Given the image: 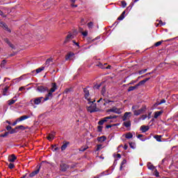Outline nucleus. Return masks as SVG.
<instances>
[{"mask_svg":"<svg viewBox=\"0 0 178 178\" xmlns=\"http://www.w3.org/2000/svg\"><path fill=\"white\" fill-rule=\"evenodd\" d=\"M147 168L149 169V170H154L155 169V166H154L151 163H147Z\"/></svg>","mask_w":178,"mask_h":178,"instance_id":"26","label":"nucleus"},{"mask_svg":"<svg viewBox=\"0 0 178 178\" xmlns=\"http://www.w3.org/2000/svg\"><path fill=\"white\" fill-rule=\"evenodd\" d=\"M146 118H147V115H143L141 118H139V120H145Z\"/></svg>","mask_w":178,"mask_h":178,"instance_id":"43","label":"nucleus"},{"mask_svg":"<svg viewBox=\"0 0 178 178\" xmlns=\"http://www.w3.org/2000/svg\"><path fill=\"white\" fill-rule=\"evenodd\" d=\"M123 126H124V127H130V126H131V122L130 121H127V122H124L123 123Z\"/></svg>","mask_w":178,"mask_h":178,"instance_id":"30","label":"nucleus"},{"mask_svg":"<svg viewBox=\"0 0 178 178\" xmlns=\"http://www.w3.org/2000/svg\"><path fill=\"white\" fill-rule=\"evenodd\" d=\"M61 172H66L69 169V165L65 163H61L60 165Z\"/></svg>","mask_w":178,"mask_h":178,"instance_id":"13","label":"nucleus"},{"mask_svg":"<svg viewBox=\"0 0 178 178\" xmlns=\"http://www.w3.org/2000/svg\"><path fill=\"white\" fill-rule=\"evenodd\" d=\"M162 97V92L159 94V98L156 100V106L162 105V104H166V99L165 98L161 97Z\"/></svg>","mask_w":178,"mask_h":178,"instance_id":"7","label":"nucleus"},{"mask_svg":"<svg viewBox=\"0 0 178 178\" xmlns=\"http://www.w3.org/2000/svg\"><path fill=\"white\" fill-rule=\"evenodd\" d=\"M8 168H9V169H13V168H15V164H13V163H10V164L8 165Z\"/></svg>","mask_w":178,"mask_h":178,"instance_id":"48","label":"nucleus"},{"mask_svg":"<svg viewBox=\"0 0 178 178\" xmlns=\"http://www.w3.org/2000/svg\"><path fill=\"white\" fill-rule=\"evenodd\" d=\"M6 65V60H3L1 63V67H2V68L5 67Z\"/></svg>","mask_w":178,"mask_h":178,"instance_id":"39","label":"nucleus"},{"mask_svg":"<svg viewBox=\"0 0 178 178\" xmlns=\"http://www.w3.org/2000/svg\"><path fill=\"white\" fill-rule=\"evenodd\" d=\"M74 36L69 33V34L66 36V38L64 41V44H70V45H79V43L74 40Z\"/></svg>","mask_w":178,"mask_h":178,"instance_id":"3","label":"nucleus"},{"mask_svg":"<svg viewBox=\"0 0 178 178\" xmlns=\"http://www.w3.org/2000/svg\"><path fill=\"white\" fill-rule=\"evenodd\" d=\"M4 41H5L6 43L8 44V45H12V44H10V41H9V39L6 38V39H4Z\"/></svg>","mask_w":178,"mask_h":178,"instance_id":"47","label":"nucleus"},{"mask_svg":"<svg viewBox=\"0 0 178 178\" xmlns=\"http://www.w3.org/2000/svg\"><path fill=\"white\" fill-rule=\"evenodd\" d=\"M162 113H163V110H160L159 111H156V118H158L159 116H161Z\"/></svg>","mask_w":178,"mask_h":178,"instance_id":"40","label":"nucleus"},{"mask_svg":"<svg viewBox=\"0 0 178 178\" xmlns=\"http://www.w3.org/2000/svg\"><path fill=\"white\" fill-rule=\"evenodd\" d=\"M127 148H128V147H127V145H125L124 146V149H127Z\"/></svg>","mask_w":178,"mask_h":178,"instance_id":"64","label":"nucleus"},{"mask_svg":"<svg viewBox=\"0 0 178 178\" xmlns=\"http://www.w3.org/2000/svg\"><path fill=\"white\" fill-rule=\"evenodd\" d=\"M138 88V85H136L134 86H131L128 88V92H130V91H134V90H137Z\"/></svg>","mask_w":178,"mask_h":178,"instance_id":"24","label":"nucleus"},{"mask_svg":"<svg viewBox=\"0 0 178 178\" xmlns=\"http://www.w3.org/2000/svg\"><path fill=\"white\" fill-rule=\"evenodd\" d=\"M99 131H102V127H98Z\"/></svg>","mask_w":178,"mask_h":178,"instance_id":"60","label":"nucleus"},{"mask_svg":"<svg viewBox=\"0 0 178 178\" xmlns=\"http://www.w3.org/2000/svg\"><path fill=\"white\" fill-rule=\"evenodd\" d=\"M116 118H118L116 115H110L108 117H106L103 120L99 121L98 124L102 125L105 122H108V119H116Z\"/></svg>","mask_w":178,"mask_h":178,"instance_id":"8","label":"nucleus"},{"mask_svg":"<svg viewBox=\"0 0 178 178\" xmlns=\"http://www.w3.org/2000/svg\"><path fill=\"white\" fill-rule=\"evenodd\" d=\"M16 96L15 97H14L12 99H10V100H8V105H13V104H15V102H16V101H17V99H16Z\"/></svg>","mask_w":178,"mask_h":178,"instance_id":"23","label":"nucleus"},{"mask_svg":"<svg viewBox=\"0 0 178 178\" xmlns=\"http://www.w3.org/2000/svg\"><path fill=\"white\" fill-rule=\"evenodd\" d=\"M44 99H45V98H44L43 97H36V98L32 99L31 100V103L32 104V105H33V104L35 105H40V104H44Z\"/></svg>","mask_w":178,"mask_h":178,"instance_id":"6","label":"nucleus"},{"mask_svg":"<svg viewBox=\"0 0 178 178\" xmlns=\"http://www.w3.org/2000/svg\"><path fill=\"white\" fill-rule=\"evenodd\" d=\"M82 35H83V37H87V35H88V31H85L84 32H82Z\"/></svg>","mask_w":178,"mask_h":178,"instance_id":"46","label":"nucleus"},{"mask_svg":"<svg viewBox=\"0 0 178 178\" xmlns=\"http://www.w3.org/2000/svg\"><path fill=\"white\" fill-rule=\"evenodd\" d=\"M74 56V54L70 52L65 56V60H73V57Z\"/></svg>","mask_w":178,"mask_h":178,"instance_id":"14","label":"nucleus"},{"mask_svg":"<svg viewBox=\"0 0 178 178\" xmlns=\"http://www.w3.org/2000/svg\"><path fill=\"white\" fill-rule=\"evenodd\" d=\"M141 137H143V135H142V134H139V135H138V136H137L138 138H141Z\"/></svg>","mask_w":178,"mask_h":178,"instance_id":"62","label":"nucleus"},{"mask_svg":"<svg viewBox=\"0 0 178 178\" xmlns=\"http://www.w3.org/2000/svg\"><path fill=\"white\" fill-rule=\"evenodd\" d=\"M83 92L84 97L88 101V104L90 105V106L88 107V111H90L91 113H92V112H97V104H94V102H95V100H91V99L90 98V91L88 90V89H87V88H85L83 89Z\"/></svg>","mask_w":178,"mask_h":178,"instance_id":"1","label":"nucleus"},{"mask_svg":"<svg viewBox=\"0 0 178 178\" xmlns=\"http://www.w3.org/2000/svg\"><path fill=\"white\" fill-rule=\"evenodd\" d=\"M106 137H105V136L97 138V141H99V143H104V141H106Z\"/></svg>","mask_w":178,"mask_h":178,"instance_id":"22","label":"nucleus"},{"mask_svg":"<svg viewBox=\"0 0 178 178\" xmlns=\"http://www.w3.org/2000/svg\"><path fill=\"white\" fill-rule=\"evenodd\" d=\"M137 109H138V106H132V111L135 116H139V115H141V113H144V112H145V108H141L139 110Z\"/></svg>","mask_w":178,"mask_h":178,"instance_id":"5","label":"nucleus"},{"mask_svg":"<svg viewBox=\"0 0 178 178\" xmlns=\"http://www.w3.org/2000/svg\"><path fill=\"white\" fill-rule=\"evenodd\" d=\"M161 137H162L161 136H156V141H159V142H161V141H162L161 140Z\"/></svg>","mask_w":178,"mask_h":178,"instance_id":"53","label":"nucleus"},{"mask_svg":"<svg viewBox=\"0 0 178 178\" xmlns=\"http://www.w3.org/2000/svg\"><path fill=\"white\" fill-rule=\"evenodd\" d=\"M67 145H69V142H67L66 143L63 144L61 146V151H65V149H66V148H67Z\"/></svg>","mask_w":178,"mask_h":178,"instance_id":"32","label":"nucleus"},{"mask_svg":"<svg viewBox=\"0 0 178 178\" xmlns=\"http://www.w3.org/2000/svg\"><path fill=\"white\" fill-rule=\"evenodd\" d=\"M71 6H72V8H77V6H79L72 3V4H71Z\"/></svg>","mask_w":178,"mask_h":178,"instance_id":"59","label":"nucleus"},{"mask_svg":"<svg viewBox=\"0 0 178 178\" xmlns=\"http://www.w3.org/2000/svg\"><path fill=\"white\" fill-rule=\"evenodd\" d=\"M31 115H22L19 118H18V121L23 122V120H26V119H30Z\"/></svg>","mask_w":178,"mask_h":178,"instance_id":"17","label":"nucleus"},{"mask_svg":"<svg viewBox=\"0 0 178 178\" xmlns=\"http://www.w3.org/2000/svg\"><path fill=\"white\" fill-rule=\"evenodd\" d=\"M40 169H41V167H39L36 170L32 172L29 175V177H34V176H35L36 175H38V173H40Z\"/></svg>","mask_w":178,"mask_h":178,"instance_id":"15","label":"nucleus"},{"mask_svg":"<svg viewBox=\"0 0 178 178\" xmlns=\"http://www.w3.org/2000/svg\"><path fill=\"white\" fill-rule=\"evenodd\" d=\"M93 26H94V23L92 22H90L88 23V29H92Z\"/></svg>","mask_w":178,"mask_h":178,"instance_id":"37","label":"nucleus"},{"mask_svg":"<svg viewBox=\"0 0 178 178\" xmlns=\"http://www.w3.org/2000/svg\"><path fill=\"white\" fill-rule=\"evenodd\" d=\"M134 6V3H131L129 6L128 7V9L131 10V8Z\"/></svg>","mask_w":178,"mask_h":178,"instance_id":"51","label":"nucleus"},{"mask_svg":"<svg viewBox=\"0 0 178 178\" xmlns=\"http://www.w3.org/2000/svg\"><path fill=\"white\" fill-rule=\"evenodd\" d=\"M131 113V112H126L124 114V116L122 117V120L123 122H126V120H129V119H130Z\"/></svg>","mask_w":178,"mask_h":178,"instance_id":"11","label":"nucleus"},{"mask_svg":"<svg viewBox=\"0 0 178 178\" xmlns=\"http://www.w3.org/2000/svg\"><path fill=\"white\" fill-rule=\"evenodd\" d=\"M126 163H127V161L126 159H124L122 163H121V165H120V170H122V169L123 168V165H126Z\"/></svg>","mask_w":178,"mask_h":178,"instance_id":"35","label":"nucleus"},{"mask_svg":"<svg viewBox=\"0 0 178 178\" xmlns=\"http://www.w3.org/2000/svg\"><path fill=\"white\" fill-rule=\"evenodd\" d=\"M44 69H45V67H41L36 69V70H35L36 74H38V73H41V72H42V70H44Z\"/></svg>","mask_w":178,"mask_h":178,"instance_id":"33","label":"nucleus"},{"mask_svg":"<svg viewBox=\"0 0 178 178\" xmlns=\"http://www.w3.org/2000/svg\"><path fill=\"white\" fill-rule=\"evenodd\" d=\"M9 90V86H6L3 90V95H8V90Z\"/></svg>","mask_w":178,"mask_h":178,"instance_id":"31","label":"nucleus"},{"mask_svg":"<svg viewBox=\"0 0 178 178\" xmlns=\"http://www.w3.org/2000/svg\"><path fill=\"white\" fill-rule=\"evenodd\" d=\"M106 92V90L105 89V87H103L102 89V94L104 95Z\"/></svg>","mask_w":178,"mask_h":178,"instance_id":"50","label":"nucleus"},{"mask_svg":"<svg viewBox=\"0 0 178 178\" xmlns=\"http://www.w3.org/2000/svg\"><path fill=\"white\" fill-rule=\"evenodd\" d=\"M17 130H26V127L23 125L17 126Z\"/></svg>","mask_w":178,"mask_h":178,"instance_id":"36","label":"nucleus"},{"mask_svg":"<svg viewBox=\"0 0 178 178\" xmlns=\"http://www.w3.org/2000/svg\"><path fill=\"white\" fill-rule=\"evenodd\" d=\"M19 119L17 118L16 121H15L13 123V126H16L17 124V123H19V122L20 121H18Z\"/></svg>","mask_w":178,"mask_h":178,"instance_id":"52","label":"nucleus"},{"mask_svg":"<svg viewBox=\"0 0 178 178\" xmlns=\"http://www.w3.org/2000/svg\"><path fill=\"white\" fill-rule=\"evenodd\" d=\"M129 146H130L133 149H134V148H136V146H134V144H133V143H129Z\"/></svg>","mask_w":178,"mask_h":178,"instance_id":"55","label":"nucleus"},{"mask_svg":"<svg viewBox=\"0 0 178 178\" xmlns=\"http://www.w3.org/2000/svg\"><path fill=\"white\" fill-rule=\"evenodd\" d=\"M145 72H147V69L142 70L139 71V74H143L145 73Z\"/></svg>","mask_w":178,"mask_h":178,"instance_id":"49","label":"nucleus"},{"mask_svg":"<svg viewBox=\"0 0 178 178\" xmlns=\"http://www.w3.org/2000/svg\"><path fill=\"white\" fill-rule=\"evenodd\" d=\"M47 140H49V141H52V140H54V138H55V132H53L50 134H49V136L47 137Z\"/></svg>","mask_w":178,"mask_h":178,"instance_id":"20","label":"nucleus"},{"mask_svg":"<svg viewBox=\"0 0 178 178\" xmlns=\"http://www.w3.org/2000/svg\"><path fill=\"white\" fill-rule=\"evenodd\" d=\"M164 24H163V22H162V20H160V21H159V23L157 24V26H164Z\"/></svg>","mask_w":178,"mask_h":178,"instance_id":"54","label":"nucleus"},{"mask_svg":"<svg viewBox=\"0 0 178 178\" xmlns=\"http://www.w3.org/2000/svg\"><path fill=\"white\" fill-rule=\"evenodd\" d=\"M177 38H174L172 39H168L166 40H161L156 42V45H161L162 42H168L167 45H172L173 44H177Z\"/></svg>","mask_w":178,"mask_h":178,"instance_id":"4","label":"nucleus"},{"mask_svg":"<svg viewBox=\"0 0 178 178\" xmlns=\"http://www.w3.org/2000/svg\"><path fill=\"white\" fill-rule=\"evenodd\" d=\"M103 101L104 102V105H106V104H109V102H112L111 101H110L108 99H103Z\"/></svg>","mask_w":178,"mask_h":178,"instance_id":"42","label":"nucleus"},{"mask_svg":"<svg viewBox=\"0 0 178 178\" xmlns=\"http://www.w3.org/2000/svg\"><path fill=\"white\" fill-rule=\"evenodd\" d=\"M117 158H118V159H120L122 158V155H120V154H118Z\"/></svg>","mask_w":178,"mask_h":178,"instance_id":"58","label":"nucleus"},{"mask_svg":"<svg viewBox=\"0 0 178 178\" xmlns=\"http://www.w3.org/2000/svg\"><path fill=\"white\" fill-rule=\"evenodd\" d=\"M140 130L142 133H147V131L149 130V127L148 126L143 125L140 127Z\"/></svg>","mask_w":178,"mask_h":178,"instance_id":"16","label":"nucleus"},{"mask_svg":"<svg viewBox=\"0 0 178 178\" xmlns=\"http://www.w3.org/2000/svg\"><path fill=\"white\" fill-rule=\"evenodd\" d=\"M24 77H26V75H22L19 76V78L15 79V83H19L22 81V80H24Z\"/></svg>","mask_w":178,"mask_h":178,"instance_id":"25","label":"nucleus"},{"mask_svg":"<svg viewBox=\"0 0 178 178\" xmlns=\"http://www.w3.org/2000/svg\"><path fill=\"white\" fill-rule=\"evenodd\" d=\"M99 38H101V37L97 36V38H95V39L92 40L91 42H95V41H97L96 42H99Z\"/></svg>","mask_w":178,"mask_h":178,"instance_id":"38","label":"nucleus"},{"mask_svg":"<svg viewBox=\"0 0 178 178\" xmlns=\"http://www.w3.org/2000/svg\"><path fill=\"white\" fill-rule=\"evenodd\" d=\"M37 91H38L39 92H47V91H49L48 88L44 86H40L37 87Z\"/></svg>","mask_w":178,"mask_h":178,"instance_id":"10","label":"nucleus"},{"mask_svg":"<svg viewBox=\"0 0 178 178\" xmlns=\"http://www.w3.org/2000/svg\"><path fill=\"white\" fill-rule=\"evenodd\" d=\"M51 86H52L51 88L49 91H47L48 94L45 95V97L43 99V102L49 101V99H52V97H54L52 95V93L55 92V91L58 90V88L56 87V83H53Z\"/></svg>","mask_w":178,"mask_h":178,"instance_id":"2","label":"nucleus"},{"mask_svg":"<svg viewBox=\"0 0 178 178\" xmlns=\"http://www.w3.org/2000/svg\"><path fill=\"white\" fill-rule=\"evenodd\" d=\"M108 112H112L113 113H117V115H120V113H122V110L114 106L112 108L108 109Z\"/></svg>","mask_w":178,"mask_h":178,"instance_id":"9","label":"nucleus"},{"mask_svg":"<svg viewBox=\"0 0 178 178\" xmlns=\"http://www.w3.org/2000/svg\"><path fill=\"white\" fill-rule=\"evenodd\" d=\"M51 62H53L52 58H48L46 60L44 67H48L49 66V65L51 63Z\"/></svg>","mask_w":178,"mask_h":178,"instance_id":"21","label":"nucleus"},{"mask_svg":"<svg viewBox=\"0 0 178 178\" xmlns=\"http://www.w3.org/2000/svg\"><path fill=\"white\" fill-rule=\"evenodd\" d=\"M23 90H26V88L24 86L20 87L19 88V91H23Z\"/></svg>","mask_w":178,"mask_h":178,"instance_id":"56","label":"nucleus"},{"mask_svg":"<svg viewBox=\"0 0 178 178\" xmlns=\"http://www.w3.org/2000/svg\"><path fill=\"white\" fill-rule=\"evenodd\" d=\"M148 80H149V78H147L145 79H143V80L140 81L136 85L138 86V87H140V86H144V84H145V83H147V81H148Z\"/></svg>","mask_w":178,"mask_h":178,"instance_id":"19","label":"nucleus"},{"mask_svg":"<svg viewBox=\"0 0 178 178\" xmlns=\"http://www.w3.org/2000/svg\"><path fill=\"white\" fill-rule=\"evenodd\" d=\"M152 113H149V114H148V116H147V118L148 119H151V114H152Z\"/></svg>","mask_w":178,"mask_h":178,"instance_id":"61","label":"nucleus"},{"mask_svg":"<svg viewBox=\"0 0 178 178\" xmlns=\"http://www.w3.org/2000/svg\"><path fill=\"white\" fill-rule=\"evenodd\" d=\"M124 15H126V11L122 13L120 17H118V20H123V19H124Z\"/></svg>","mask_w":178,"mask_h":178,"instance_id":"27","label":"nucleus"},{"mask_svg":"<svg viewBox=\"0 0 178 178\" xmlns=\"http://www.w3.org/2000/svg\"><path fill=\"white\" fill-rule=\"evenodd\" d=\"M19 130H17V127L15 129H11L8 131L9 134H15V133H17Z\"/></svg>","mask_w":178,"mask_h":178,"instance_id":"28","label":"nucleus"},{"mask_svg":"<svg viewBox=\"0 0 178 178\" xmlns=\"http://www.w3.org/2000/svg\"><path fill=\"white\" fill-rule=\"evenodd\" d=\"M0 26L2 27V29H3V30H6V31H8V33L11 32L9 27H8V26L6 25V23L3 22H0Z\"/></svg>","mask_w":178,"mask_h":178,"instance_id":"12","label":"nucleus"},{"mask_svg":"<svg viewBox=\"0 0 178 178\" xmlns=\"http://www.w3.org/2000/svg\"><path fill=\"white\" fill-rule=\"evenodd\" d=\"M17 159L15 154H11L8 156V161L9 162H15V161Z\"/></svg>","mask_w":178,"mask_h":178,"instance_id":"18","label":"nucleus"},{"mask_svg":"<svg viewBox=\"0 0 178 178\" xmlns=\"http://www.w3.org/2000/svg\"><path fill=\"white\" fill-rule=\"evenodd\" d=\"M8 135H9V132L8 131V132H6L3 134H1L0 137H7V136H8Z\"/></svg>","mask_w":178,"mask_h":178,"instance_id":"45","label":"nucleus"},{"mask_svg":"<svg viewBox=\"0 0 178 178\" xmlns=\"http://www.w3.org/2000/svg\"><path fill=\"white\" fill-rule=\"evenodd\" d=\"M125 138H127L128 140L130 139V138H133V134H131V133H127V134L125 135Z\"/></svg>","mask_w":178,"mask_h":178,"instance_id":"34","label":"nucleus"},{"mask_svg":"<svg viewBox=\"0 0 178 178\" xmlns=\"http://www.w3.org/2000/svg\"><path fill=\"white\" fill-rule=\"evenodd\" d=\"M86 149H88V145L82 146V147L79 149V151H80L81 152H84V151H86Z\"/></svg>","mask_w":178,"mask_h":178,"instance_id":"29","label":"nucleus"},{"mask_svg":"<svg viewBox=\"0 0 178 178\" xmlns=\"http://www.w3.org/2000/svg\"><path fill=\"white\" fill-rule=\"evenodd\" d=\"M99 149H102V145H97L96 151H99Z\"/></svg>","mask_w":178,"mask_h":178,"instance_id":"44","label":"nucleus"},{"mask_svg":"<svg viewBox=\"0 0 178 178\" xmlns=\"http://www.w3.org/2000/svg\"><path fill=\"white\" fill-rule=\"evenodd\" d=\"M106 129H111V127H112V125H106Z\"/></svg>","mask_w":178,"mask_h":178,"instance_id":"63","label":"nucleus"},{"mask_svg":"<svg viewBox=\"0 0 178 178\" xmlns=\"http://www.w3.org/2000/svg\"><path fill=\"white\" fill-rule=\"evenodd\" d=\"M121 4L122 8H126V6H127V3H126L124 1H121Z\"/></svg>","mask_w":178,"mask_h":178,"instance_id":"41","label":"nucleus"},{"mask_svg":"<svg viewBox=\"0 0 178 178\" xmlns=\"http://www.w3.org/2000/svg\"><path fill=\"white\" fill-rule=\"evenodd\" d=\"M6 130H8V131H9V130H12V127H10V126H7L6 127Z\"/></svg>","mask_w":178,"mask_h":178,"instance_id":"57","label":"nucleus"}]
</instances>
